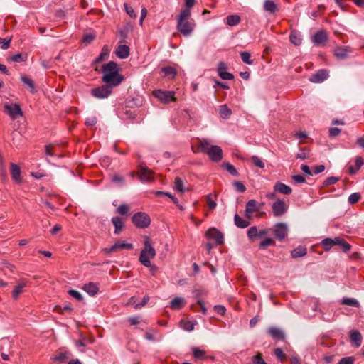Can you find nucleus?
Returning <instances> with one entry per match:
<instances>
[{
    "instance_id": "42",
    "label": "nucleus",
    "mask_w": 364,
    "mask_h": 364,
    "mask_svg": "<svg viewBox=\"0 0 364 364\" xmlns=\"http://www.w3.org/2000/svg\"><path fill=\"white\" fill-rule=\"evenodd\" d=\"M321 245L326 251H328L333 246H334L333 239L325 238L321 241Z\"/></svg>"
},
{
    "instance_id": "41",
    "label": "nucleus",
    "mask_w": 364,
    "mask_h": 364,
    "mask_svg": "<svg viewBox=\"0 0 364 364\" xmlns=\"http://www.w3.org/2000/svg\"><path fill=\"white\" fill-rule=\"evenodd\" d=\"M175 188L181 193L185 192L186 189L183 187V181L180 177H176L174 180Z\"/></svg>"
},
{
    "instance_id": "33",
    "label": "nucleus",
    "mask_w": 364,
    "mask_h": 364,
    "mask_svg": "<svg viewBox=\"0 0 364 364\" xmlns=\"http://www.w3.org/2000/svg\"><path fill=\"white\" fill-rule=\"evenodd\" d=\"M161 73H164V77H167L169 79H173L177 74L176 70L171 66L162 68Z\"/></svg>"
},
{
    "instance_id": "52",
    "label": "nucleus",
    "mask_w": 364,
    "mask_h": 364,
    "mask_svg": "<svg viewBox=\"0 0 364 364\" xmlns=\"http://www.w3.org/2000/svg\"><path fill=\"white\" fill-rule=\"evenodd\" d=\"M339 178L335 176H331L327 178L323 182L324 186H329L331 185L335 184L338 181Z\"/></svg>"
},
{
    "instance_id": "14",
    "label": "nucleus",
    "mask_w": 364,
    "mask_h": 364,
    "mask_svg": "<svg viewBox=\"0 0 364 364\" xmlns=\"http://www.w3.org/2000/svg\"><path fill=\"white\" fill-rule=\"evenodd\" d=\"M327 33L323 30L318 31L312 36V42L316 46L323 45L327 41Z\"/></svg>"
},
{
    "instance_id": "59",
    "label": "nucleus",
    "mask_w": 364,
    "mask_h": 364,
    "mask_svg": "<svg viewBox=\"0 0 364 364\" xmlns=\"http://www.w3.org/2000/svg\"><path fill=\"white\" fill-rule=\"evenodd\" d=\"M355 358L353 357H345L340 360L338 364H353Z\"/></svg>"
},
{
    "instance_id": "30",
    "label": "nucleus",
    "mask_w": 364,
    "mask_h": 364,
    "mask_svg": "<svg viewBox=\"0 0 364 364\" xmlns=\"http://www.w3.org/2000/svg\"><path fill=\"white\" fill-rule=\"evenodd\" d=\"M234 222L235 225L240 228H245L250 225L249 220L242 218L237 214L234 216Z\"/></svg>"
},
{
    "instance_id": "37",
    "label": "nucleus",
    "mask_w": 364,
    "mask_h": 364,
    "mask_svg": "<svg viewBox=\"0 0 364 364\" xmlns=\"http://www.w3.org/2000/svg\"><path fill=\"white\" fill-rule=\"evenodd\" d=\"M196 323V321H181V326L185 331H191L194 329Z\"/></svg>"
},
{
    "instance_id": "47",
    "label": "nucleus",
    "mask_w": 364,
    "mask_h": 364,
    "mask_svg": "<svg viewBox=\"0 0 364 364\" xmlns=\"http://www.w3.org/2000/svg\"><path fill=\"white\" fill-rule=\"evenodd\" d=\"M124 9H125V11H126L127 14L132 18H135L136 17V14L134 10L133 9V8L132 6H130L127 3H124Z\"/></svg>"
},
{
    "instance_id": "26",
    "label": "nucleus",
    "mask_w": 364,
    "mask_h": 364,
    "mask_svg": "<svg viewBox=\"0 0 364 364\" xmlns=\"http://www.w3.org/2000/svg\"><path fill=\"white\" fill-rule=\"evenodd\" d=\"M112 223L114 226V234L119 235L124 228V223L119 217H113Z\"/></svg>"
},
{
    "instance_id": "51",
    "label": "nucleus",
    "mask_w": 364,
    "mask_h": 364,
    "mask_svg": "<svg viewBox=\"0 0 364 364\" xmlns=\"http://www.w3.org/2000/svg\"><path fill=\"white\" fill-rule=\"evenodd\" d=\"M252 361L254 364H267L262 357L261 353H257L252 357Z\"/></svg>"
},
{
    "instance_id": "17",
    "label": "nucleus",
    "mask_w": 364,
    "mask_h": 364,
    "mask_svg": "<svg viewBox=\"0 0 364 364\" xmlns=\"http://www.w3.org/2000/svg\"><path fill=\"white\" fill-rule=\"evenodd\" d=\"M151 171L146 166L143 164L139 165V178L142 182H148L151 180Z\"/></svg>"
},
{
    "instance_id": "62",
    "label": "nucleus",
    "mask_w": 364,
    "mask_h": 364,
    "mask_svg": "<svg viewBox=\"0 0 364 364\" xmlns=\"http://www.w3.org/2000/svg\"><path fill=\"white\" fill-rule=\"evenodd\" d=\"M149 301V296H147V295H146V296H144V298H143V299H142V301H141V303H139V304H136V305L134 306V308H135L136 309H140V308H141V307L144 306L147 304V302H148Z\"/></svg>"
},
{
    "instance_id": "44",
    "label": "nucleus",
    "mask_w": 364,
    "mask_h": 364,
    "mask_svg": "<svg viewBox=\"0 0 364 364\" xmlns=\"http://www.w3.org/2000/svg\"><path fill=\"white\" fill-rule=\"evenodd\" d=\"M309 157V151L306 148L300 149V151L296 154V158L300 159H306Z\"/></svg>"
},
{
    "instance_id": "25",
    "label": "nucleus",
    "mask_w": 364,
    "mask_h": 364,
    "mask_svg": "<svg viewBox=\"0 0 364 364\" xmlns=\"http://www.w3.org/2000/svg\"><path fill=\"white\" fill-rule=\"evenodd\" d=\"M83 289L86 292H87V294H90V296L95 295L99 291L97 284L94 282H89L87 284H85L83 286Z\"/></svg>"
},
{
    "instance_id": "13",
    "label": "nucleus",
    "mask_w": 364,
    "mask_h": 364,
    "mask_svg": "<svg viewBox=\"0 0 364 364\" xmlns=\"http://www.w3.org/2000/svg\"><path fill=\"white\" fill-rule=\"evenodd\" d=\"M133 248V245L131 243H127L123 240H119L116 242L112 247L109 248H105L104 250L106 254H109L111 252H115L118 250H132Z\"/></svg>"
},
{
    "instance_id": "31",
    "label": "nucleus",
    "mask_w": 364,
    "mask_h": 364,
    "mask_svg": "<svg viewBox=\"0 0 364 364\" xmlns=\"http://www.w3.org/2000/svg\"><path fill=\"white\" fill-rule=\"evenodd\" d=\"M333 243H334V245L340 246L343 249V252H345L350 250V249L351 247V246L349 243H348L343 239H341L340 237H335L333 239Z\"/></svg>"
},
{
    "instance_id": "2",
    "label": "nucleus",
    "mask_w": 364,
    "mask_h": 364,
    "mask_svg": "<svg viewBox=\"0 0 364 364\" xmlns=\"http://www.w3.org/2000/svg\"><path fill=\"white\" fill-rule=\"evenodd\" d=\"M191 15V10L184 9L181 10L177 18V29L184 36H190L195 27L193 21H188Z\"/></svg>"
},
{
    "instance_id": "11",
    "label": "nucleus",
    "mask_w": 364,
    "mask_h": 364,
    "mask_svg": "<svg viewBox=\"0 0 364 364\" xmlns=\"http://www.w3.org/2000/svg\"><path fill=\"white\" fill-rule=\"evenodd\" d=\"M207 155L212 161L219 162L223 159V150L220 146L213 145L210 147Z\"/></svg>"
},
{
    "instance_id": "8",
    "label": "nucleus",
    "mask_w": 364,
    "mask_h": 364,
    "mask_svg": "<svg viewBox=\"0 0 364 364\" xmlns=\"http://www.w3.org/2000/svg\"><path fill=\"white\" fill-rule=\"evenodd\" d=\"M213 145L210 144V141L206 139H198L197 142L191 146L192 151L195 154L205 153L208 154L210 147Z\"/></svg>"
},
{
    "instance_id": "21",
    "label": "nucleus",
    "mask_w": 364,
    "mask_h": 364,
    "mask_svg": "<svg viewBox=\"0 0 364 364\" xmlns=\"http://www.w3.org/2000/svg\"><path fill=\"white\" fill-rule=\"evenodd\" d=\"M268 333L272 336V338L274 340H283L284 338V333L283 331L276 327H270L267 330Z\"/></svg>"
},
{
    "instance_id": "58",
    "label": "nucleus",
    "mask_w": 364,
    "mask_h": 364,
    "mask_svg": "<svg viewBox=\"0 0 364 364\" xmlns=\"http://www.w3.org/2000/svg\"><path fill=\"white\" fill-rule=\"evenodd\" d=\"M219 76L223 79L225 80H232L234 78V76L232 74L225 71V72H220Z\"/></svg>"
},
{
    "instance_id": "38",
    "label": "nucleus",
    "mask_w": 364,
    "mask_h": 364,
    "mask_svg": "<svg viewBox=\"0 0 364 364\" xmlns=\"http://www.w3.org/2000/svg\"><path fill=\"white\" fill-rule=\"evenodd\" d=\"M240 21V17L238 15H230L226 18V23L230 26L238 24Z\"/></svg>"
},
{
    "instance_id": "16",
    "label": "nucleus",
    "mask_w": 364,
    "mask_h": 364,
    "mask_svg": "<svg viewBox=\"0 0 364 364\" xmlns=\"http://www.w3.org/2000/svg\"><path fill=\"white\" fill-rule=\"evenodd\" d=\"M328 77V73L324 69L319 70L316 73L312 75L309 80L312 82L318 83L326 80Z\"/></svg>"
},
{
    "instance_id": "28",
    "label": "nucleus",
    "mask_w": 364,
    "mask_h": 364,
    "mask_svg": "<svg viewBox=\"0 0 364 364\" xmlns=\"http://www.w3.org/2000/svg\"><path fill=\"white\" fill-rule=\"evenodd\" d=\"M26 286L24 280L21 281L14 289L12 291V297L17 299L18 296L23 292V289Z\"/></svg>"
},
{
    "instance_id": "12",
    "label": "nucleus",
    "mask_w": 364,
    "mask_h": 364,
    "mask_svg": "<svg viewBox=\"0 0 364 364\" xmlns=\"http://www.w3.org/2000/svg\"><path fill=\"white\" fill-rule=\"evenodd\" d=\"M205 236L210 240H214L218 245L223 243V235L220 231L215 228L208 229L206 232Z\"/></svg>"
},
{
    "instance_id": "35",
    "label": "nucleus",
    "mask_w": 364,
    "mask_h": 364,
    "mask_svg": "<svg viewBox=\"0 0 364 364\" xmlns=\"http://www.w3.org/2000/svg\"><path fill=\"white\" fill-rule=\"evenodd\" d=\"M109 51L107 46H103L100 54L99 56L95 60V63H99L102 61H104L109 56Z\"/></svg>"
},
{
    "instance_id": "60",
    "label": "nucleus",
    "mask_w": 364,
    "mask_h": 364,
    "mask_svg": "<svg viewBox=\"0 0 364 364\" xmlns=\"http://www.w3.org/2000/svg\"><path fill=\"white\" fill-rule=\"evenodd\" d=\"M95 38V36L93 34L87 33L83 36L82 41L85 43H90Z\"/></svg>"
},
{
    "instance_id": "36",
    "label": "nucleus",
    "mask_w": 364,
    "mask_h": 364,
    "mask_svg": "<svg viewBox=\"0 0 364 364\" xmlns=\"http://www.w3.org/2000/svg\"><path fill=\"white\" fill-rule=\"evenodd\" d=\"M219 114L223 119H228L232 114V111L226 105H223L219 108Z\"/></svg>"
},
{
    "instance_id": "61",
    "label": "nucleus",
    "mask_w": 364,
    "mask_h": 364,
    "mask_svg": "<svg viewBox=\"0 0 364 364\" xmlns=\"http://www.w3.org/2000/svg\"><path fill=\"white\" fill-rule=\"evenodd\" d=\"M274 241L272 238H267L260 242L259 247L261 248H265L267 246H270L273 244Z\"/></svg>"
},
{
    "instance_id": "34",
    "label": "nucleus",
    "mask_w": 364,
    "mask_h": 364,
    "mask_svg": "<svg viewBox=\"0 0 364 364\" xmlns=\"http://www.w3.org/2000/svg\"><path fill=\"white\" fill-rule=\"evenodd\" d=\"M307 253L306 247L304 246H299L296 247L294 250H293L291 252V255L293 258H298L303 256H305Z\"/></svg>"
},
{
    "instance_id": "48",
    "label": "nucleus",
    "mask_w": 364,
    "mask_h": 364,
    "mask_svg": "<svg viewBox=\"0 0 364 364\" xmlns=\"http://www.w3.org/2000/svg\"><path fill=\"white\" fill-rule=\"evenodd\" d=\"M258 230L256 226L251 227L247 231V236L250 240L257 237Z\"/></svg>"
},
{
    "instance_id": "18",
    "label": "nucleus",
    "mask_w": 364,
    "mask_h": 364,
    "mask_svg": "<svg viewBox=\"0 0 364 364\" xmlns=\"http://www.w3.org/2000/svg\"><path fill=\"white\" fill-rule=\"evenodd\" d=\"M257 202L254 200H250L247 204H246V208L245 210V215L247 218L251 219L252 218V214L255 211L258 210V207L257 206Z\"/></svg>"
},
{
    "instance_id": "27",
    "label": "nucleus",
    "mask_w": 364,
    "mask_h": 364,
    "mask_svg": "<svg viewBox=\"0 0 364 364\" xmlns=\"http://www.w3.org/2000/svg\"><path fill=\"white\" fill-rule=\"evenodd\" d=\"M185 305L184 299L182 297H176L170 301V307L172 309H181Z\"/></svg>"
},
{
    "instance_id": "54",
    "label": "nucleus",
    "mask_w": 364,
    "mask_h": 364,
    "mask_svg": "<svg viewBox=\"0 0 364 364\" xmlns=\"http://www.w3.org/2000/svg\"><path fill=\"white\" fill-rule=\"evenodd\" d=\"M68 294L72 297L75 298L76 300H77L79 301L82 300V296L81 294L76 290L70 289L68 291Z\"/></svg>"
},
{
    "instance_id": "39",
    "label": "nucleus",
    "mask_w": 364,
    "mask_h": 364,
    "mask_svg": "<svg viewBox=\"0 0 364 364\" xmlns=\"http://www.w3.org/2000/svg\"><path fill=\"white\" fill-rule=\"evenodd\" d=\"M192 351L193 356L197 360H203L205 358V352L203 350L194 347L192 348Z\"/></svg>"
},
{
    "instance_id": "32",
    "label": "nucleus",
    "mask_w": 364,
    "mask_h": 364,
    "mask_svg": "<svg viewBox=\"0 0 364 364\" xmlns=\"http://www.w3.org/2000/svg\"><path fill=\"white\" fill-rule=\"evenodd\" d=\"M289 40L292 44H294L296 46H299L302 43V38L301 34H299L297 31H291Z\"/></svg>"
},
{
    "instance_id": "50",
    "label": "nucleus",
    "mask_w": 364,
    "mask_h": 364,
    "mask_svg": "<svg viewBox=\"0 0 364 364\" xmlns=\"http://www.w3.org/2000/svg\"><path fill=\"white\" fill-rule=\"evenodd\" d=\"M26 60V57L21 53H17L11 57V60L16 63H21Z\"/></svg>"
},
{
    "instance_id": "29",
    "label": "nucleus",
    "mask_w": 364,
    "mask_h": 364,
    "mask_svg": "<svg viewBox=\"0 0 364 364\" xmlns=\"http://www.w3.org/2000/svg\"><path fill=\"white\" fill-rule=\"evenodd\" d=\"M21 82L28 87L31 93H35L36 92L35 84L30 77L26 75H21Z\"/></svg>"
},
{
    "instance_id": "49",
    "label": "nucleus",
    "mask_w": 364,
    "mask_h": 364,
    "mask_svg": "<svg viewBox=\"0 0 364 364\" xmlns=\"http://www.w3.org/2000/svg\"><path fill=\"white\" fill-rule=\"evenodd\" d=\"M360 198V193H353L350 194V196L348 197V202L350 204H355L357 202H358Z\"/></svg>"
},
{
    "instance_id": "7",
    "label": "nucleus",
    "mask_w": 364,
    "mask_h": 364,
    "mask_svg": "<svg viewBox=\"0 0 364 364\" xmlns=\"http://www.w3.org/2000/svg\"><path fill=\"white\" fill-rule=\"evenodd\" d=\"M4 112L8 114L13 119L23 115L22 109L18 104L5 103L4 105Z\"/></svg>"
},
{
    "instance_id": "53",
    "label": "nucleus",
    "mask_w": 364,
    "mask_h": 364,
    "mask_svg": "<svg viewBox=\"0 0 364 364\" xmlns=\"http://www.w3.org/2000/svg\"><path fill=\"white\" fill-rule=\"evenodd\" d=\"M206 201H207V205L209 207L210 210H213V209L215 208L216 203L213 199V197H212L211 194H209V195L207 196Z\"/></svg>"
},
{
    "instance_id": "57",
    "label": "nucleus",
    "mask_w": 364,
    "mask_h": 364,
    "mask_svg": "<svg viewBox=\"0 0 364 364\" xmlns=\"http://www.w3.org/2000/svg\"><path fill=\"white\" fill-rule=\"evenodd\" d=\"M234 185V187L235 188V189L240 192V193H243L246 190V188L245 186L243 185V183H242L240 181H235L233 183Z\"/></svg>"
},
{
    "instance_id": "3",
    "label": "nucleus",
    "mask_w": 364,
    "mask_h": 364,
    "mask_svg": "<svg viewBox=\"0 0 364 364\" xmlns=\"http://www.w3.org/2000/svg\"><path fill=\"white\" fill-rule=\"evenodd\" d=\"M144 246V248L140 252L139 260L144 267H150V259L154 258L156 253L155 249L151 245V241L149 237H145Z\"/></svg>"
},
{
    "instance_id": "10",
    "label": "nucleus",
    "mask_w": 364,
    "mask_h": 364,
    "mask_svg": "<svg viewBox=\"0 0 364 364\" xmlns=\"http://www.w3.org/2000/svg\"><path fill=\"white\" fill-rule=\"evenodd\" d=\"M274 233L275 237L282 241L288 235V227L285 223H278L274 226Z\"/></svg>"
},
{
    "instance_id": "55",
    "label": "nucleus",
    "mask_w": 364,
    "mask_h": 364,
    "mask_svg": "<svg viewBox=\"0 0 364 364\" xmlns=\"http://www.w3.org/2000/svg\"><path fill=\"white\" fill-rule=\"evenodd\" d=\"M129 210V207L127 204H122L117 208V212L120 215H126Z\"/></svg>"
},
{
    "instance_id": "4",
    "label": "nucleus",
    "mask_w": 364,
    "mask_h": 364,
    "mask_svg": "<svg viewBox=\"0 0 364 364\" xmlns=\"http://www.w3.org/2000/svg\"><path fill=\"white\" fill-rule=\"evenodd\" d=\"M134 225L139 228H146L151 223V218L149 215L144 212H138L132 218Z\"/></svg>"
},
{
    "instance_id": "43",
    "label": "nucleus",
    "mask_w": 364,
    "mask_h": 364,
    "mask_svg": "<svg viewBox=\"0 0 364 364\" xmlns=\"http://www.w3.org/2000/svg\"><path fill=\"white\" fill-rule=\"evenodd\" d=\"M251 160L255 166L261 168H264V166H265L264 162L261 159H259L258 156H252L251 157Z\"/></svg>"
},
{
    "instance_id": "63",
    "label": "nucleus",
    "mask_w": 364,
    "mask_h": 364,
    "mask_svg": "<svg viewBox=\"0 0 364 364\" xmlns=\"http://www.w3.org/2000/svg\"><path fill=\"white\" fill-rule=\"evenodd\" d=\"M274 355L280 360H282L284 359V358L285 357V355H284L283 350L279 348H276L274 350Z\"/></svg>"
},
{
    "instance_id": "23",
    "label": "nucleus",
    "mask_w": 364,
    "mask_h": 364,
    "mask_svg": "<svg viewBox=\"0 0 364 364\" xmlns=\"http://www.w3.org/2000/svg\"><path fill=\"white\" fill-rule=\"evenodd\" d=\"M350 341L355 346L359 347L362 343V335L359 331H353L350 334Z\"/></svg>"
},
{
    "instance_id": "9",
    "label": "nucleus",
    "mask_w": 364,
    "mask_h": 364,
    "mask_svg": "<svg viewBox=\"0 0 364 364\" xmlns=\"http://www.w3.org/2000/svg\"><path fill=\"white\" fill-rule=\"evenodd\" d=\"M272 209L275 217H281L287 211L288 205L283 200L278 199L272 204Z\"/></svg>"
},
{
    "instance_id": "64",
    "label": "nucleus",
    "mask_w": 364,
    "mask_h": 364,
    "mask_svg": "<svg viewBox=\"0 0 364 364\" xmlns=\"http://www.w3.org/2000/svg\"><path fill=\"white\" fill-rule=\"evenodd\" d=\"M341 132V129L337 127H332L329 129V136L331 137H335L338 136Z\"/></svg>"
},
{
    "instance_id": "19",
    "label": "nucleus",
    "mask_w": 364,
    "mask_h": 364,
    "mask_svg": "<svg viewBox=\"0 0 364 364\" xmlns=\"http://www.w3.org/2000/svg\"><path fill=\"white\" fill-rule=\"evenodd\" d=\"M10 166L11 175L13 180L15 181V183H20L22 180L21 176V171L20 167L14 163H11Z\"/></svg>"
},
{
    "instance_id": "45",
    "label": "nucleus",
    "mask_w": 364,
    "mask_h": 364,
    "mask_svg": "<svg viewBox=\"0 0 364 364\" xmlns=\"http://www.w3.org/2000/svg\"><path fill=\"white\" fill-rule=\"evenodd\" d=\"M223 166L227 169V171L232 176H237L238 172L236 168L230 163H225Z\"/></svg>"
},
{
    "instance_id": "22",
    "label": "nucleus",
    "mask_w": 364,
    "mask_h": 364,
    "mask_svg": "<svg viewBox=\"0 0 364 364\" xmlns=\"http://www.w3.org/2000/svg\"><path fill=\"white\" fill-rule=\"evenodd\" d=\"M115 53L118 58L125 59L129 55V48L126 45H120L117 48Z\"/></svg>"
},
{
    "instance_id": "5",
    "label": "nucleus",
    "mask_w": 364,
    "mask_h": 364,
    "mask_svg": "<svg viewBox=\"0 0 364 364\" xmlns=\"http://www.w3.org/2000/svg\"><path fill=\"white\" fill-rule=\"evenodd\" d=\"M153 95L164 104H168L170 102H175V92L173 91H166L157 90L154 91Z\"/></svg>"
},
{
    "instance_id": "24",
    "label": "nucleus",
    "mask_w": 364,
    "mask_h": 364,
    "mask_svg": "<svg viewBox=\"0 0 364 364\" xmlns=\"http://www.w3.org/2000/svg\"><path fill=\"white\" fill-rule=\"evenodd\" d=\"M263 7L264 11L270 14H274L279 10L277 4L272 0H265Z\"/></svg>"
},
{
    "instance_id": "46",
    "label": "nucleus",
    "mask_w": 364,
    "mask_h": 364,
    "mask_svg": "<svg viewBox=\"0 0 364 364\" xmlns=\"http://www.w3.org/2000/svg\"><path fill=\"white\" fill-rule=\"evenodd\" d=\"M240 56H241V58H242V60L248 64V65H252L253 63L252 60H250V53H248V52H241L240 53Z\"/></svg>"
},
{
    "instance_id": "20",
    "label": "nucleus",
    "mask_w": 364,
    "mask_h": 364,
    "mask_svg": "<svg viewBox=\"0 0 364 364\" xmlns=\"http://www.w3.org/2000/svg\"><path fill=\"white\" fill-rule=\"evenodd\" d=\"M274 189L275 192H278L284 195H289L292 192V189L290 186L281 182H277L274 185Z\"/></svg>"
},
{
    "instance_id": "15",
    "label": "nucleus",
    "mask_w": 364,
    "mask_h": 364,
    "mask_svg": "<svg viewBox=\"0 0 364 364\" xmlns=\"http://www.w3.org/2000/svg\"><path fill=\"white\" fill-rule=\"evenodd\" d=\"M350 53L351 49L350 47L338 46L334 50V55L339 60H344L349 56Z\"/></svg>"
},
{
    "instance_id": "40",
    "label": "nucleus",
    "mask_w": 364,
    "mask_h": 364,
    "mask_svg": "<svg viewBox=\"0 0 364 364\" xmlns=\"http://www.w3.org/2000/svg\"><path fill=\"white\" fill-rule=\"evenodd\" d=\"M341 304L346 306L358 307L359 302L353 298H343L341 301Z\"/></svg>"
},
{
    "instance_id": "1",
    "label": "nucleus",
    "mask_w": 364,
    "mask_h": 364,
    "mask_svg": "<svg viewBox=\"0 0 364 364\" xmlns=\"http://www.w3.org/2000/svg\"><path fill=\"white\" fill-rule=\"evenodd\" d=\"M103 82L112 87H117L124 80V77L119 74L117 64L114 61H109L102 68Z\"/></svg>"
},
{
    "instance_id": "56",
    "label": "nucleus",
    "mask_w": 364,
    "mask_h": 364,
    "mask_svg": "<svg viewBox=\"0 0 364 364\" xmlns=\"http://www.w3.org/2000/svg\"><path fill=\"white\" fill-rule=\"evenodd\" d=\"M97 123V118L95 116L88 117L85 119V124L88 127L94 126Z\"/></svg>"
},
{
    "instance_id": "6",
    "label": "nucleus",
    "mask_w": 364,
    "mask_h": 364,
    "mask_svg": "<svg viewBox=\"0 0 364 364\" xmlns=\"http://www.w3.org/2000/svg\"><path fill=\"white\" fill-rule=\"evenodd\" d=\"M113 87L105 83V85L92 89L91 93L96 98H107L112 93Z\"/></svg>"
}]
</instances>
